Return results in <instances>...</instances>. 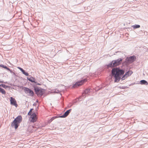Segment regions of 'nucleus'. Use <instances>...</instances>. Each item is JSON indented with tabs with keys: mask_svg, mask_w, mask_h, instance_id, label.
<instances>
[{
	"mask_svg": "<svg viewBox=\"0 0 148 148\" xmlns=\"http://www.w3.org/2000/svg\"><path fill=\"white\" fill-rule=\"evenodd\" d=\"M20 88L23 90L27 94H28V92L29 91V90L30 89V88H29L27 87H24L23 86H21Z\"/></svg>",
	"mask_w": 148,
	"mask_h": 148,
	"instance_id": "12",
	"label": "nucleus"
},
{
	"mask_svg": "<svg viewBox=\"0 0 148 148\" xmlns=\"http://www.w3.org/2000/svg\"><path fill=\"white\" fill-rule=\"evenodd\" d=\"M114 55L119 56L120 58L116 60H113L109 64H106V68L108 69L110 68L114 67L121 65L123 62V59L126 57L123 52L121 51H115Z\"/></svg>",
	"mask_w": 148,
	"mask_h": 148,
	"instance_id": "2",
	"label": "nucleus"
},
{
	"mask_svg": "<svg viewBox=\"0 0 148 148\" xmlns=\"http://www.w3.org/2000/svg\"><path fill=\"white\" fill-rule=\"evenodd\" d=\"M72 110V109H71L69 110H66L64 113L61 116H59V118H64L66 117L71 112Z\"/></svg>",
	"mask_w": 148,
	"mask_h": 148,
	"instance_id": "9",
	"label": "nucleus"
},
{
	"mask_svg": "<svg viewBox=\"0 0 148 148\" xmlns=\"http://www.w3.org/2000/svg\"><path fill=\"white\" fill-rule=\"evenodd\" d=\"M17 68L20 70V71L23 74H24L26 76H29V73L25 71L22 68L20 67H18Z\"/></svg>",
	"mask_w": 148,
	"mask_h": 148,
	"instance_id": "11",
	"label": "nucleus"
},
{
	"mask_svg": "<svg viewBox=\"0 0 148 148\" xmlns=\"http://www.w3.org/2000/svg\"><path fill=\"white\" fill-rule=\"evenodd\" d=\"M136 84V83H135V82H134V83H133L131 84L130 85V86H131V85H134V84Z\"/></svg>",
	"mask_w": 148,
	"mask_h": 148,
	"instance_id": "33",
	"label": "nucleus"
},
{
	"mask_svg": "<svg viewBox=\"0 0 148 148\" xmlns=\"http://www.w3.org/2000/svg\"><path fill=\"white\" fill-rule=\"evenodd\" d=\"M127 29L128 30H130V31H131L132 29L131 28H130V27H128L127 28Z\"/></svg>",
	"mask_w": 148,
	"mask_h": 148,
	"instance_id": "30",
	"label": "nucleus"
},
{
	"mask_svg": "<svg viewBox=\"0 0 148 148\" xmlns=\"http://www.w3.org/2000/svg\"><path fill=\"white\" fill-rule=\"evenodd\" d=\"M5 69L8 71H9L11 73H13L14 75H15V73L13 72L12 71L11 69L8 67L7 66H6Z\"/></svg>",
	"mask_w": 148,
	"mask_h": 148,
	"instance_id": "21",
	"label": "nucleus"
},
{
	"mask_svg": "<svg viewBox=\"0 0 148 148\" xmlns=\"http://www.w3.org/2000/svg\"><path fill=\"white\" fill-rule=\"evenodd\" d=\"M12 89H14V88H11Z\"/></svg>",
	"mask_w": 148,
	"mask_h": 148,
	"instance_id": "35",
	"label": "nucleus"
},
{
	"mask_svg": "<svg viewBox=\"0 0 148 148\" xmlns=\"http://www.w3.org/2000/svg\"><path fill=\"white\" fill-rule=\"evenodd\" d=\"M35 84H36V85H41V84L38 83H37V82H36V83H35Z\"/></svg>",
	"mask_w": 148,
	"mask_h": 148,
	"instance_id": "29",
	"label": "nucleus"
},
{
	"mask_svg": "<svg viewBox=\"0 0 148 148\" xmlns=\"http://www.w3.org/2000/svg\"><path fill=\"white\" fill-rule=\"evenodd\" d=\"M0 83H4L5 84H8V82H4L3 81H1V80H0Z\"/></svg>",
	"mask_w": 148,
	"mask_h": 148,
	"instance_id": "28",
	"label": "nucleus"
},
{
	"mask_svg": "<svg viewBox=\"0 0 148 148\" xmlns=\"http://www.w3.org/2000/svg\"><path fill=\"white\" fill-rule=\"evenodd\" d=\"M87 81L86 78H82L81 79L77 81L72 86H70V88H75L77 86L82 85L84 83Z\"/></svg>",
	"mask_w": 148,
	"mask_h": 148,
	"instance_id": "6",
	"label": "nucleus"
},
{
	"mask_svg": "<svg viewBox=\"0 0 148 148\" xmlns=\"http://www.w3.org/2000/svg\"><path fill=\"white\" fill-rule=\"evenodd\" d=\"M30 122L34 123L37 120V118L36 116V114L35 112L33 113L32 115L30 116L29 119Z\"/></svg>",
	"mask_w": 148,
	"mask_h": 148,
	"instance_id": "7",
	"label": "nucleus"
},
{
	"mask_svg": "<svg viewBox=\"0 0 148 148\" xmlns=\"http://www.w3.org/2000/svg\"><path fill=\"white\" fill-rule=\"evenodd\" d=\"M53 91L54 92L57 93H59L60 92V91L57 89H55L53 90Z\"/></svg>",
	"mask_w": 148,
	"mask_h": 148,
	"instance_id": "24",
	"label": "nucleus"
},
{
	"mask_svg": "<svg viewBox=\"0 0 148 148\" xmlns=\"http://www.w3.org/2000/svg\"><path fill=\"white\" fill-rule=\"evenodd\" d=\"M59 118V116L57 115L55 116H54L52 117L47 122L49 124H50L51 122L55 119Z\"/></svg>",
	"mask_w": 148,
	"mask_h": 148,
	"instance_id": "16",
	"label": "nucleus"
},
{
	"mask_svg": "<svg viewBox=\"0 0 148 148\" xmlns=\"http://www.w3.org/2000/svg\"><path fill=\"white\" fill-rule=\"evenodd\" d=\"M22 121V118L21 115L18 116L11 123V126L16 130L18 128L20 123Z\"/></svg>",
	"mask_w": 148,
	"mask_h": 148,
	"instance_id": "3",
	"label": "nucleus"
},
{
	"mask_svg": "<svg viewBox=\"0 0 148 148\" xmlns=\"http://www.w3.org/2000/svg\"><path fill=\"white\" fill-rule=\"evenodd\" d=\"M6 66L2 64H1L0 67H2L3 68L5 69Z\"/></svg>",
	"mask_w": 148,
	"mask_h": 148,
	"instance_id": "27",
	"label": "nucleus"
},
{
	"mask_svg": "<svg viewBox=\"0 0 148 148\" xmlns=\"http://www.w3.org/2000/svg\"><path fill=\"white\" fill-rule=\"evenodd\" d=\"M32 86L34 88L35 94L38 97H41L45 94V89L34 84L32 85Z\"/></svg>",
	"mask_w": 148,
	"mask_h": 148,
	"instance_id": "4",
	"label": "nucleus"
},
{
	"mask_svg": "<svg viewBox=\"0 0 148 148\" xmlns=\"http://www.w3.org/2000/svg\"><path fill=\"white\" fill-rule=\"evenodd\" d=\"M132 73L133 72L132 71L129 70L125 73V75H126L127 77L130 76Z\"/></svg>",
	"mask_w": 148,
	"mask_h": 148,
	"instance_id": "17",
	"label": "nucleus"
},
{
	"mask_svg": "<svg viewBox=\"0 0 148 148\" xmlns=\"http://www.w3.org/2000/svg\"><path fill=\"white\" fill-rule=\"evenodd\" d=\"M10 101L11 105L14 106L16 107H17L18 105L16 101L14 98L12 97H10Z\"/></svg>",
	"mask_w": 148,
	"mask_h": 148,
	"instance_id": "8",
	"label": "nucleus"
},
{
	"mask_svg": "<svg viewBox=\"0 0 148 148\" xmlns=\"http://www.w3.org/2000/svg\"><path fill=\"white\" fill-rule=\"evenodd\" d=\"M9 85H10L11 86H15L14 85V84H12V83H10V84H9Z\"/></svg>",
	"mask_w": 148,
	"mask_h": 148,
	"instance_id": "31",
	"label": "nucleus"
},
{
	"mask_svg": "<svg viewBox=\"0 0 148 148\" xmlns=\"http://www.w3.org/2000/svg\"><path fill=\"white\" fill-rule=\"evenodd\" d=\"M0 93H1L2 94L5 95L6 94V91L3 88L0 87Z\"/></svg>",
	"mask_w": 148,
	"mask_h": 148,
	"instance_id": "22",
	"label": "nucleus"
},
{
	"mask_svg": "<svg viewBox=\"0 0 148 148\" xmlns=\"http://www.w3.org/2000/svg\"><path fill=\"white\" fill-rule=\"evenodd\" d=\"M139 84L141 85H146L148 84V83L146 80L143 79L141 80Z\"/></svg>",
	"mask_w": 148,
	"mask_h": 148,
	"instance_id": "15",
	"label": "nucleus"
},
{
	"mask_svg": "<svg viewBox=\"0 0 148 148\" xmlns=\"http://www.w3.org/2000/svg\"><path fill=\"white\" fill-rule=\"evenodd\" d=\"M38 100H36V103H38Z\"/></svg>",
	"mask_w": 148,
	"mask_h": 148,
	"instance_id": "34",
	"label": "nucleus"
},
{
	"mask_svg": "<svg viewBox=\"0 0 148 148\" xmlns=\"http://www.w3.org/2000/svg\"><path fill=\"white\" fill-rule=\"evenodd\" d=\"M37 105V104L36 103H34L33 104V106H36Z\"/></svg>",
	"mask_w": 148,
	"mask_h": 148,
	"instance_id": "32",
	"label": "nucleus"
},
{
	"mask_svg": "<svg viewBox=\"0 0 148 148\" xmlns=\"http://www.w3.org/2000/svg\"><path fill=\"white\" fill-rule=\"evenodd\" d=\"M125 70L120 69L119 67L114 68L112 69V73L114 77L115 82H118L121 79L124 80L127 77L125 74Z\"/></svg>",
	"mask_w": 148,
	"mask_h": 148,
	"instance_id": "1",
	"label": "nucleus"
},
{
	"mask_svg": "<svg viewBox=\"0 0 148 148\" xmlns=\"http://www.w3.org/2000/svg\"><path fill=\"white\" fill-rule=\"evenodd\" d=\"M27 79L32 83L35 84V83H36V81L34 77L31 76L30 77H27Z\"/></svg>",
	"mask_w": 148,
	"mask_h": 148,
	"instance_id": "10",
	"label": "nucleus"
},
{
	"mask_svg": "<svg viewBox=\"0 0 148 148\" xmlns=\"http://www.w3.org/2000/svg\"><path fill=\"white\" fill-rule=\"evenodd\" d=\"M132 27L134 29H136L140 27V25L138 24H135L132 26Z\"/></svg>",
	"mask_w": 148,
	"mask_h": 148,
	"instance_id": "20",
	"label": "nucleus"
},
{
	"mask_svg": "<svg viewBox=\"0 0 148 148\" xmlns=\"http://www.w3.org/2000/svg\"><path fill=\"white\" fill-rule=\"evenodd\" d=\"M86 97V96H85V95H84L82 93V95L77 98V99L78 101H80L85 98Z\"/></svg>",
	"mask_w": 148,
	"mask_h": 148,
	"instance_id": "14",
	"label": "nucleus"
},
{
	"mask_svg": "<svg viewBox=\"0 0 148 148\" xmlns=\"http://www.w3.org/2000/svg\"><path fill=\"white\" fill-rule=\"evenodd\" d=\"M136 57L134 55L127 57L125 60L123 61L122 64H125L126 66H127L130 64L134 62L136 60Z\"/></svg>",
	"mask_w": 148,
	"mask_h": 148,
	"instance_id": "5",
	"label": "nucleus"
},
{
	"mask_svg": "<svg viewBox=\"0 0 148 148\" xmlns=\"http://www.w3.org/2000/svg\"><path fill=\"white\" fill-rule=\"evenodd\" d=\"M34 110V109L33 108H31L30 109V111L28 112V115L29 116H31L32 114V111Z\"/></svg>",
	"mask_w": 148,
	"mask_h": 148,
	"instance_id": "25",
	"label": "nucleus"
},
{
	"mask_svg": "<svg viewBox=\"0 0 148 148\" xmlns=\"http://www.w3.org/2000/svg\"><path fill=\"white\" fill-rule=\"evenodd\" d=\"M119 88L121 89H125L127 88V87L126 86H119Z\"/></svg>",
	"mask_w": 148,
	"mask_h": 148,
	"instance_id": "26",
	"label": "nucleus"
},
{
	"mask_svg": "<svg viewBox=\"0 0 148 148\" xmlns=\"http://www.w3.org/2000/svg\"><path fill=\"white\" fill-rule=\"evenodd\" d=\"M28 93L29 94V96L31 97H33L34 95V91L31 89L29 90V91Z\"/></svg>",
	"mask_w": 148,
	"mask_h": 148,
	"instance_id": "18",
	"label": "nucleus"
},
{
	"mask_svg": "<svg viewBox=\"0 0 148 148\" xmlns=\"http://www.w3.org/2000/svg\"><path fill=\"white\" fill-rule=\"evenodd\" d=\"M77 98L76 99L73 100L72 101V104L71 105V106H73V105L75 104V103H76L77 102V101H78V100H77Z\"/></svg>",
	"mask_w": 148,
	"mask_h": 148,
	"instance_id": "23",
	"label": "nucleus"
},
{
	"mask_svg": "<svg viewBox=\"0 0 148 148\" xmlns=\"http://www.w3.org/2000/svg\"><path fill=\"white\" fill-rule=\"evenodd\" d=\"M91 88H86L85 90H84L83 93L84 95H85V96L86 95L88 94L90 92Z\"/></svg>",
	"mask_w": 148,
	"mask_h": 148,
	"instance_id": "13",
	"label": "nucleus"
},
{
	"mask_svg": "<svg viewBox=\"0 0 148 148\" xmlns=\"http://www.w3.org/2000/svg\"><path fill=\"white\" fill-rule=\"evenodd\" d=\"M0 86L1 87L3 88L6 89L7 88H10L11 87L10 86H7L5 84H0Z\"/></svg>",
	"mask_w": 148,
	"mask_h": 148,
	"instance_id": "19",
	"label": "nucleus"
}]
</instances>
